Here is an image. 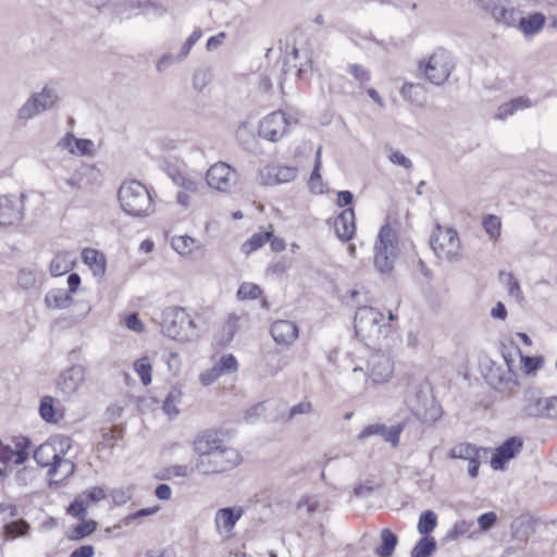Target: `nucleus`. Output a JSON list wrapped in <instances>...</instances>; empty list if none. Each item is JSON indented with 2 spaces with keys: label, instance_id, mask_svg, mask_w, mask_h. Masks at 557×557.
Returning a JSON list of instances; mask_svg holds the SVG:
<instances>
[{
  "label": "nucleus",
  "instance_id": "1",
  "mask_svg": "<svg viewBox=\"0 0 557 557\" xmlns=\"http://www.w3.org/2000/svg\"><path fill=\"white\" fill-rule=\"evenodd\" d=\"M71 443L72 441L69 436L61 435L52 441L42 443L34 451L33 457L37 465L41 468H49L47 474L50 478V485L58 483V481H52V478L58 474L61 466L67 467L65 476L74 472L75 465L71 460L64 459V456L71 448Z\"/></svg>",
  "mask_w": 557,
  "mask_h": 557
},
{
  "label": "nucleus",
  "instance_id": "2",
  "mask_svg": "<svg viewBox=\"0 0 557 557\" xmlns=\"http://www.w3.org/2000/svg\"><path fill=\"white\" fill-rule=\"evenodd\" d=\"M356 336L372 349H380V342L386 338L391 325L384 322V315L372 307H359L355 313Z\"/></svg>",
  "mask_w": 557,
  "mask_h": 557
},
{
  "label": "nucleus",
  "instance_id": "3",
  "mask_svg": "<svg viewBox=\"0 0 557 557\" xmlns=\"http://www.w3.org/2000/svg\"><path fill=\"white\" fill-rule=\"evenodd\" d=\"M117 199L122 210L129 216L145 218L154 212L149 190L136 180L124 182L120 186Z\"/></svg>",
  "mask_w": 557,
  "mask_h": 557
},
{
  "label": "nucleus",
  "instance_id": "4",
  "mask_svg": "<svg viewBox=\"0 0 557 557\" xmlns=\"http://www.w3.org/2000/svg\"><path fill=\"white\" fill-rule=\"evenodd\" d=\"M162 333L177 342H191L198 337L197 324L182 307H166L162 311Z\"/></svg>",
  "mask_w": 557,
  "mask_h": 557
},
{
  "label": "nucleus",
  "instance_id": "5",
  "mask_svg": "<svg viewBox=\"0 0 557 557\" xmlns=\"http://www.w3.org/2000/svg\"><path fill=\"white\" fill-rule=\"evenodd\" d=\"M398 237L389 224H384L374 244V267L381 274H389L397 258Z\"/></svg>",
  "mask_w": 557,
  "mask_h": 557
},
{
  "label": "nucleus",
  "instance_id": "6",
  "mask_svg": "<svg viewBox=\"0 0 557 557\" xmlns=\"http://www.w3.org/2000/svg\"><path fill=\"white\" fill-rule=\"evenodd\" d=\"M419 70L425 79L436 86L444 85L455 70L451 53L445 48H437L428 60L419 61Z\"/></svg>",
  "mask_w": 557,
  "mask_h": 557
},
{
  "label": "nucleus",
  "instance_id": "7",
  "mask_svg": "<svg viewBox=\"0 0 557 557\" xmlns=\"http://www.w3.org/2000/svg\"><path fill=\"white\" fill-rule=\"evenodd\" d=\"M242 462L239 451L231 446L202 457L195 463V469L203 475L219 474L233 470Z\"/></svg>",
  "mask_w": 557,
  "mask_h": 557
},
{
  "label": "nucleus",
  "instance_id": "8",
  "mask_svg": "<svg viewBox=\"0 0 557 557\" xmlns=\"http://www.w3.org/2000/svg\"><path fill=\"white\" fill-rule=\"evenodd\" d=\"M430 245L438 259L455 262L460 257V240L458 233L453 228H444L436 225L435 232L430 238Z\"/></svg>",
  "mask_w": 557,
  "mask_h": 557
},
{
  "label": "nucleus",
  "instance_id": "9",
  "mask_svg": "<svg viewBox=\"0 0 557 557\" xmlns=\"http://www.w3.org/2000/svg\"><path fill=\"white\" fill-rule=\"evenodd\" d=\"M58 100L59 96L57 91L46 86L41 91L33 94L18 109L17 119L26 122L41 112L51 110Z\"/></svg>",
  "mask_w": 557,
  "mask_h": 557
},
{
  "label": "nucleus",
  "instance_id": "10",
  "mask_svg": "<svg viewBox=\"0 0 557 557\" xmlns=\"http://www.w3.org/2000/svg\"><path fill=\"white\" fill-rule=\"evenodd\" d=\"M207 184L223 193H232L238 183L237 172L225 162L211 165L206 174Z\"/></svg>",
  "mask_w": 557,
  "mask_h": 557
},
{
  "label": "nucleus",
  "instance_id": "11",
  "mask_svg": "<svg viewBox=\"0 0 557 557\" xmlns=\"http://www.w3.org/2000/svg\"><path fill=\"white\" fill-rule=\"evenodd\" d=\"M25 195L0 196V227L17 225L24 218Z\"/></svg>",
  "mask_w": 557,
  "mask_h": 557
},
{
  "label": "nucleus",
  "instance_id": "12",
  "mask_svg": "<svg viewBox=\"0 0 557 557\" xmlns=\"http://www.w3.org/2000/svg\"><path fill=\"white\" fill-rule=\"evenodd\" d=\"M85 379V367L73 364L60 373L57 380V388L64 397H70L78 391Z\"/></svg>",
  "mask_w": 557,
  "mask_h": 557
},
{
  "label": "nucleus",
  "instance_id": "13",
  "mask_svg": "<svg viewBox=\"0 0 557 557\" xmlns=\"http://www.w3.org/2000/svg\"><path fill=\"white\" fill-rule=\"evenodd\" d=\"M288 122L282 111H275L267 115L260 123L259 133L270 141L280 140L287 132Z\"/></svg>",
  "mask_w": 557,
  "mask_h": 557
},
{
  "label": "nucleus",
  "instance_id": "14",
  "mask_svg": "<svg viewBox=\"0 0 557 557\" xmlns=\"http://www.w3.org/2000/svg\"><path fill=\"white\" fill-rule=\"evenodd\" d=\"M393 374V364L388 357L376 352L369 359V375L367 383L373 385L385 383Z\"/></svg>",
  "mask_w": 557,
  "mask_h": 557
},
{
  "label": "nucleus",
  "instance_id": "15",
  "mask_svg": "<svg viewBox=\"0 0 557 557\" xmlns=\"http://www.w3.org/2000/svg\"><path fill=\"white\" fill-rule=\"evenodd\" d=\"M298 169L296 166L267 165L260 170V177L263 185H278L289 183L297 177Z\"/></svg>",
  "mask_w": 557,
  "mask_h": 557
},
{
  "label": "nucleus",
  "instance_id": "16",
  "mask_svg": "<svg viewBox=\"0 0 557 557\" xmlns=\"http://www.w3.org/2000/svg\"><path fill=\"white\" fill-rule=\"evenodd\" d=\"M547 397H543L537 389H530L524 395L522 413L534 419H547Z\"/></svg>",
  "mask_w": 557,
  "mask_h": 557
},
{
  "label": "nucleus",
  "instance_id": "17",
  "mask_svg": "<svg viewBox=\"0 0 557 557\" xmlns=\"http://www.w3.org/2000/svg\"><path fill=\"white\" fill-rule=\"evenodd\" d=\"M97 176L98 172L94 166L82 164L64 182L72 190H88L94 187Z\"/></svg>",
  "mask_w": 557,
  "mask_h": 557
},
{
  "label": "nucleus",
  "instance_id": "18",
  "mask_svg": "<svg viewBox=\"0 0 557 557\" xmlns=\"http://www.w3.org/2000/svg\"><path fill=\"white\" fill-rule=\"evenodd\" d=\"M404 430V423H398L387 428L384 424H370L366 426L358 435L360 441L366 440L372 435H380L386 442L391 443L393 447H397L399 444V435Z\"/></svg>",
  "mask_w": 557,
  "mask_h": 557
},
{
  "label": "nucleus",
  "instance_id": "19",
  "mask_svg": "<svg viewBox=\"0 0 557 557\" xmlns=\"http://www.w3.org/2000/svg\"><path fill=\"white\" fill-rule=\"evenodd\" d=\"M194 450L200 458L208 457L213 451L221 450L226 444L219 436L218 432L207 430L194 440Z\"/></svg>",
  "mask_w": 557,
  "mask_h": 557
},
{
  "label": "nucleus",
  "instance_id": "20",
  "mask_svg": "<svg viewBox=\"0 0 557 557\" xmlns=\"http://www.w3.org/2000/svg\"><path fill=\"white\" fill-rule=\"evenodd\" d=\"M298 326L288 320H277L272 323L270 333L278 345L289 346L298 337Z\"/></svg>",
  "mask_w": 557,
  "mask_h": 557
},
{
  "label": "nucleus",
  "instance_id": "21",
  "mask_svg": "<svg viewBox=\"0 0 557 557\" xmlns=\"http://www.w3.org/2000/svg\"><path fill=\"white\" fill-rule=\"evenodd\" d=\"M336 236L344 243L349 242L356 232L355 211L352 208L344 209L334 221Z\"/></svg>",
  "mask_w": 557,
  "mask_h": 557
},
{
  "label": "nucleus",
  "instance_id": "22",
  "mask_svg": "<svg viewBox=\"0 0 557 557\" xmlns=\"http://www.w3.org/2000/svg\"><path fill=\"white\" fill-rule=\"evenodd\" d=\"M546 17L541 12H533L527 16H520L517 28L525 36L531 37L543 29Z\"/></svg>",
  "mask_w": 557,
  "mask_h": 557
},
{
  "label": "nucleus",
  "instance_id": "23",
  "mask_svg": "<svg viewBox=\"0 0 557 557\" xmlns=\"http://www.w3.org/2000/svg\"><path fill=\"white\" fill-rule=\"evenodd\" d=\"M243 515L244 509L240 506L221 508L215 513V525L219 529L222 523L223 528L227 532H231Z\"/></svg>",
  "mask_w": 557,
  "mask_h": 557
},
{
  "label": "nucleus",
  "instance_id": "24",
  "mask_svg": "<svg viewBox=\"0 0 557 557\" xmlns=\"http://www.w3.org/2000/svg\"><path fill=\"white\" fill-rule=\"evenodd\" d=\"M82 258L91 268L96 276L102 277L104 275L107 261L102 252L92 248H85L82 252Z\"/></svg>",
  "mask_w": 557,
  "mask_h": 557
},
{
  "label": "nucleus",
  "instance_id": "25",
  "mask_svg": "<svg viewBox=\"0 0 557 557\" xmlns=\"http://www.w3.org/2000/svg\"><path fill=\"white\" fill-rule=\"evenodd\" d=\"M299 59V50L297 48H293L292 53L284 58L282 70H281V81L280 85L283 87V82L286 79V76L296 70V75L298 78H302L304 74L307 72L305 65L298 66L297 60Z\"/></svg>",
  "mask_w": 557,
  "mask_h": 557
},
{
  "label": "nucleus",
  "instance_id": "26",
  "mask_svg": "<svg viewBox=\"0 0 557 557\" xmlns=\"http://www.w3.org/2000/svg\"><path fill=\"white\" fill-rule=\"evenodd\" d=\"M169 175L177 186L189 193H198L202 186V181L200 177L187 175L176 169L170 171Z\"/></svg>",
  "mask_w": 557,
  "mask_h": 557
},
{
  "label": "nucleus",
  "instance_id": "27",
  "mask_svg": "<svg viewBox=\"0 0 557 557\" xmlns=\"http://www.w3.org/2000/svg\"><path fill=\"white\" fill-rule=\"evenodd\" d=\"M74 267V259L71 252H58L50 263V274L52 276H61L72 270Z\"/></svg>",
  "mask_w": 557,
  "mask_h": 557
},
{
  "label": "nucleus",
  "instance_id": "28",
  "mask_svg": "<svg viewBox=\"0 0 557 557\" xmlns=\"http://www.w3.org/2000/svg\"><path fill=\"white\" fill-rule=\"evenodd\" d=\"M497 24H503L507 27H517L519 22V11L512 7L500 4L491 16Z\"/></svg>",
  "mask_w": 557,
  "mask_h": 557
},
{
  "label": "nucleus",
  "instance_id": "29",
  "mask_svg": "<svg viewBox=\"0 0 557 557\" xmlns=\"http://www.w3.org/2000/svg\"><path fill=\"white\" fill-rule=\"evenodd\" d=\"M45 302L49 308L65 309L73 302L72 294L67 290L57 288L51 289L45 297Z\"/></svg>",
  "mask_w": 557,
  "mask_h": 557
},
{
  "label": "nucleus",
  "instance_id": "30",
  "mask_svg": "<svg viewBox=\"0 0 557 557\" xmlns=\"http://www.w3.org/2000/svg\"><path fill=\"white\" fill-rule=\"evenodd\" d=\"M397 543V535L389 529H383L381 531V545L374 549V553L379 557H389L394 554Z\"/></svg>",
  "mask_w": 557,
  "mask_h": 557
},
{
  "label": "nucleus",
  "instance_id": "31",
  "mask_svg": "<svg viewBox=\"0 0 557 557\" xmlns=\"http://www.w3.org/2000/svg\"><path fill=\"white\" fill-rule=\"evenodd\" d=\"M29 529V523L24 519L7 521L2 527L5 540H14L16 537L24 536L28 533Z\"/></svg>",
  "mask_w": 557,
  "mask_h": 557
},
{
  "label": "nucleus",
  "instance_id": "32",
  "mask_svg": "<svg viewBox=\"0 0 557 557\" xmlns=\"http://www.w3.org/2000/svg\"><path fill=\"white\" fill-rule=\"evenodd\" d=\"M400 94L404 99L418 106H423L425 101L424 87L419 83H405L401 87Z\"/></svg>",
  "mask_w": 557,
  "mask_h": 557
},
{
  "label": "nucleus",
  "instance_id": "33",
  "mask_svg": "<svg viewBox=\"0 0 557 557\" xmlns=\"http://www.w3.org/2000/svg\"><path fill=\"white\" fill-rule=\"evenodd\" d=\"M437 547L434 537L423 535L410 552V557H431Z\"/></svg>",
  "mask_w": 557,
  "mask_h": 557
},
{
  "label": "nucleus",
  "instance_id": "34",
  "mask_svg": "<svg viewBox=\"0 0 557 557\" xmlns=\"http://www.w3.org/2000/svg\"><path fill=\"white\" fill-rule=\"evenodd\" d=\"M481 451L485 453V449L470 443L458 444L450 449L449 458L469 460Z\"/></svg>",
  "mask_w": 557,
  "mask_h": 557
},
{
  "label": "nucleus",
  "instance_id": "35",
  "mask_svg": "<svg viewBox=\"0 0 557 557\" xmlns=\"http://www.w3.org/2000/svg\"><path fill=\"white\" fill-rule=\"evenodd\" d=\"M81 523L73 528L67 534L70 541H81L91 535L96 530L98 523L95 520H79Z\"/></svg>",
  "mask_w": 557,
  "mask_h": 557
},
{
  "label": "nucleus",
  "instance_id": "36",
  "mask_svg": "<svg viewBox=\"0 0 557 557\" xmlns=\"http://www.w3.org/2000/svg\"><path fill=\"white\" fill-rule=\"evenodd\" d=\"M437 525V516L433 510H425L419 517L418 531L420 534L430 536V533Z\"/></svg>",
  "mask_w": 557,
  "mask_h": 557
},
{
  "label": "nucleus",
  "instance_id": "37",
  "mask_svg": "<svg viewBox=\"0 0 557 557\" xmlns=\"http://www.w3.org/2000/svg\"><path fill=\"white\" fill-rule=\"evenodd\" d=\"M272 237V232H261L253 234L249 239L243 244V251L245 253H251L262 247Z\"/></svg>",
  "mask_w": 557,
  "mask_h": 557
},
{
  "label": "nucleus",
  "instance_id": "38",
  "mask_svg": "<svg viewBox=\"0 0 557 557\" xmlns=\"http://www.w3.org/2000/svg\"><path fill=\"white\" fill-rule=\"evenodd\" d=\"M53 404H54V399L51 396H44L40 399L39 414H40L41 419L48 423H53V422L58 421V419L55 417Z\"/></svg>",
  "mask_w": 557,
  "mask_h": 557
},
{
  "label": "nucleus",
  "instance_id": "39",
  "mask_svg": "<svg viewBox=\"0 0 557 557\" xmlns=\"http://www.w3.org/2000/svg\"><path fill=\"white\" fill-rule=\"evenodd\" d=\"M171 245L175 251L180 255H189L193 248L196 246V240L190 236H174L171 240Z\"/></svg>",
  "mask_w": 557,
  "mask_h": 557
},
{
  "label": "nucleus",
  "instance_id": "40",
  "mask_svg": "<svg viewBox=\"0 0 557 557\" xmlns=\"http://www.w3.org/2000/svg\"><path fill=\"white\" fill-rule=\"evenodd\" d=\"M523 442L520 437L511 436L507 438L497 449L507 458L512 459L522 448Z\"/></svg>",
  "mask_w": 557,
  "mask_h": 557
},
{
  "label": "nucleus",
  "instance_id": "41",
  "mask_svg": "<svg viewBox=\"0 0 557 557\" xmlns=\"http://www.w3.org/2000/svg\"><path fill=\"white\" fill-rule=\"evenodd\" d=\"M135 371L140 376L141 383L144 385H149L151 383V364L149 362L148 357L139 358L134 363Z\"/></svg>",
  "mask_w": 557,
  "mask_h": 557
},
{
  "label": "nucleus",
  "instance_id": "42",
  "mask_svg": "<svg viewBox=\"0 0 557 557\" xmlns=\"http://www.w3.org/2000/svg\"><path fill=\"white\" fill-rule=\"evenodd\" d=\"M499 278L507 285L509 296L517 299L521 297L520 284L512 273H505L504 271H500Z\"/></svg>",
  "mask_w": 557,
  "mask_h": 557
},
{
  "label": "nucleus",
  "instance_id": "43",
  "mask_svg": "<svg viewBox=\"0 0 557 557\" xmlns=\"http://www.w3.org/2000/svg\"><path fill=\"white\" fill-rule=\"evenodd\" d=\"M67 513L78 520H85L87 516V503L77 496L67 507Z\"/></svg>",
  "mask_w": 557,
  "mask_h": 557
},
{
  "label": "nucleus",
  "instance_id": "44",
  "mask_svg": "<svg viewBox=\"0 0 557 557\" xmlns=\"http://www.w3.org/2000/svg\"><path fill=\"white\" fill-rule=\"evenodd\" d=\"M472 525H473L472 522H469L466 520L458 521L449 530V532L446 534L444 540L445 541H454V540L458 539L459 536L465 535L468 532H470Z\"/></svg>",
  "mask_w": 557,
  "mask_h": 557
},
{
  "label": "nucleus",
  "instance_id": "45",
  "mask_svg": "<svg viewBox=\"0 0 557 557\" xmlns=\"http://www.w3.org/2000/svg\"><path fill=\"white\" fill-rule=\"evenodd\" d=\"M262 289L251 283H244L237 290V297L240 299H257L261 296Z\"/></svg>",
  "mask_w": 557,
  "mask_h": 557
},
{
  "label": "nucleus",
  "instance_id": "46",
  "mask_svg": "<svg viewBox=\"0 0 557 557\" xmlns=\"http://www.w3.org/2000/svg\"><path fill=\"white\" fill-rule=\"evenodd\" d=\"M36 281L37 275L34 270L27 268L20 270L17 276V283L20 287H22L23 289L33 288L36 284Z\"/></svg>",
  "mask_w": 557,
  "mask_h": 557
},
{
  "label": "nucleus",
  "instance_id": "47",
  "mask_svg": "<svg viewBox=\"0 0 557 557\" xmlns=\"http://www.w3.org/2000/svg\"><path fill=\"white\" fill-rule=\"evenodd\" d=\"M16 450L14 451V463L15 465H23L28 459V448L30 447V441L27 437H22L16 443Z\"/></svg>",
  "mask_w": 557,
  "mask_h": 557
},
{
  "label": "nucleus",
  "instance_id": "48",
  "mask_svg": "<svg viewBox=\"0 0 557 557\" xmlns=\"http://www.w3.org/2000/svg\"><path fill=\"white\" fill-rule=\"evenodd\" d=\"M181 398V392L177 389H172L165 397L163 401V411L169 416H176L178 413V409L176 408V401Z\"/></svg>",
  "mask_w": 557,
  "mask_h": 557
},
{
  "label": "nucleus",
  "instance_id": "49",
  "mask_svg": "<svg viewBox=\"0 0 557 557\" xmlns=\"http://www.w3.org/2000/svg\"><path fill=\"white\" fill-rule=\"evenodd\" d=\"M134 486L114 488L111 492L112 500L115 505L126 504L133 496Z\"/></svg>",
  "mask_w": 557,
  "mask_h": 557
},
{
  "label": "nucleus",
  "instance_id": "50",
  "mask_svg": "<svg viewBox=\"0 0 557 557\" xmlns=\"http://www.w3.org/2000/svg\"><path fill=\"white\" fill-rule=\"evenodd\" d=\"M482 224L491 237H496L500 234V220L498 216L488 214L483 219Z\"/></svg>",
  "mask_w": 557,
  "mask_h": 557
},
{
  "label": "nucleus",
  "instance_id": "51",
  "mask_svg": "<svg viewBox=\"0 0 557 557\" xmlns=\"http://www.w3.org/2000/svg\"><path fill=\"white\" fill-rule=\"evenodd\" d=\"M219 372L222 373H232L237 370L238 363L236 358L233 355L223 356L219 363L215 366Z\"/></svg>",
  "mask_w": 557,
  "mask_h": 557
},
{
  "label": "nucleus",
  "instance_id": "52",
  "mask_svg": "<svg viewBox=\"0 0 557 557\" xmlns=\"http://www.w3.org/2000/svg\"><path fill=\"white\" fill-rule=\"evenodd\" d=\"M211 81V76L206 70H198L193 75V87L197 91H202L209 82Z\"/></svg>",
  "mask_w": 557,
  "mask_h": 557
},
{
  "label": "nucleus",
  "instance_id": "53",
  "mask_svg": "<svg viewBox=\"0 0 557 557\" xmlns=\"http://www.w3.org/2000/svg\"><path fill=\"white\" fill-rule=\"evenodd\" d=\"M201 35L202 34L200 29H196L191 33V35L184 42L181 52L177 54L178 61L184 60L189 54L190 49L200 39Z\"/></svg>",
  "mask_w": 557,
  "mask_h": 557
},
{
  "label": "nucleus",
  "instance_id": "54",
  "mask_svg": "<svg viewBox=\"0 0 557 557\" xmlns=\"http://www.w3.org/2000/svg\"><path fill=\"white\" fill-rule=\"evenodd\" d=\"M349 71L356 81L359 82L360 85L368 83L371 79V75L368 69L360 64H351L349 66Z\"/></svg>",
  "mask_w": 557,
  "mask_h": 557
},
{
  "label": "nucleus",
  "instance_id": "55",
  "mask_svg": "<svg viewBox=\"0 0 557 557\" xmlns=\"http://www.w3.org/2000/svg\"><path fill=\"white\" fill-rule=\"evenodd\" d=\"M83 499L85 498L87 503H97L106 497V492L100 486H95L90 490L84 491L79 494Z\"/></svg>",
  "mask_w": 557,
  "mask_h": 557
},
{
  "label": "nucleus",
  "instance_id": "56",
  "mask_svg": "<svg viewBox=\"0 0 557 557\" xmlns=\"http://www.w3.org/2000/svg\"><path fill=\"white\" fill-rule=\"evenodd\" d=\"M74 146L75 152L77 151L81 156H90L95 147L92 140L77 137H75Z\"/></svg>",
  "mask_w": 557,
  "mask_h": 557
},
{
  "label": "nucleus",
  "instance_id": "57",
  "mask_svg": "<svg viewBox=\"0 0 557 557\" xmlns=\"http://www.w3.org/2000/svg\"><path fill=\"white\" fill-rule=\"evenodd\" d=\"M165 472H166V479H171L174 476L186 478L193 472V469L188 468L185 465H175V466L168 467L165 469Z\"/></svg>",
  "mask_w": 557,
  "mask_h": 557
},
{
  "label": "nucleus",
  "instance_id": "58",
  "mask_svg": "<svg viewBox=\"0 0 557 557\" xmlns=\"http://www.w3.org/2000/svg\"><path fill=\"white\" fill-rule=\"evenodd\" d=\"M311 404L310 403H299L295 406H293L286 416H283L286 421H290L293 418H295L298 414L308 413L311 411Z\"/></svg>",
  "mask_w": 557,
  "mask_h": 557
},
{
  "label": "nucleus",
  "instance_id": "59",
  "mask_svg": "<svg viewBox=\"0 0 557 557\" xmlns=\"http://www.w3.org/2000/svg\"><path fill=\"white\" fill-rule=\"evenodd\" d=\"M496 520H497L496 513L493 511H488V512L482 513L478 518V523L482 531H487L496 523Z\"/></svg>",
  "mask_w": 557,
  "mask_h": 557
},
{
  "label": "nucleus",
  "instance_id": "60",
  "mask_svg": "<svg viewBox=\"0 0 557 557\" xmlns=\"http://www.w3.org/2000/svg\"><path fill=\"white\" fill-rule=\"evenodd\" d=\"M124 323L127 329L134 332H143L145 326L137 313H129L125 317Z\"/></svg>",
  "mask_w": 557,
  "mask_h": 557
},
{
  "label": "nucleus",
  "instance_id": "61",
  "mask_svg": "<svg viewBox=\"0 0 557 557\" xmlns=\"http://www.w3.org/2000/svg\"><path fill=\"white\" fill-rule=\"evenodd\" d=\"M239 318L232 313L228 315L226 323L223 325V332H228V339H233L235 333L238 331Z\"/></svg>",
  "mask_w": 557,
  "mask_h": 557
},
{
  "label": "nucleus",
  "instance_id": "62",
  "mask_svg": "<svg viewBox=\"0 0 557 557\" xmlns=\"http://www.w3.org/2000/svg\"><path fill=\"white\" fill-rule=\"evenodd\" d=\"M388 160L394 163V164H397L399 166H403L405 169H411L412 168V162L409 158H407L406 156H404L401 152L399 151H393L389 156H388Z\"/></svg>",
  "mask_w": 557,
  "mask_h": 557
},
{
  "label": "nucleus",
  "instance_id": "63",
  "mask_svg": "<svg viewBox=\"0 0 557 557\" xmlns=\"http://www.w3.org/2000/svg\"><path fill=\"white\" fill-rule=\"evenodd\" d=\"M510 459L507 458L506 456H504L497 448L495 450V453L493 454L492 458H491V467L494 469V470H502L504 469L505 465L509 461Z\"/></svg>",
  "mask_w": 557,
  "mask_h": 557
},
{
  "label": "nucleus",
  "instance_id": "64",
  "mask_svg": "<svg viewBox=\"0 0 557 557\" xmlns=\"http://www.w3.org/2000/svg\"><path fill=\"white\" fill-rule=\"evenodd\" d=\"M95 555V547L92 545H82L74 549L70 557H92Z\"/></svg>",
  "mask_w": 557,
  "mask_h": 557
}]
</instances>
